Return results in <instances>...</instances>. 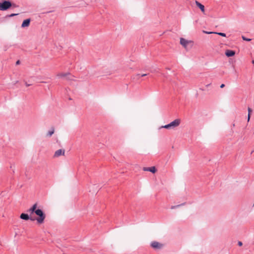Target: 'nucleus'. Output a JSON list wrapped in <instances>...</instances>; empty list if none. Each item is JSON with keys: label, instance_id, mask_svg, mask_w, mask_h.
<instances>
[{"label": "nucleus", "instance_id": "nucleus-21", "mask_svg": "<svg viewBox=\"0 0 254 254\" xmlns=\"http://www.w3.org/2000/svg\"><path fill=\"white\" fill-rule=\"evenodd\" d=\"M238 244L239 246H242L243 245V243L241 241H239Z\"/></svg>", "mask_w": 254, "mask_h": 254}, {"label": "nucleus", "instance_id": "nucleus-6", "mask_svg": "<svg viewBox=\"0 0 254 254\" xmlns=\"http://www.w3.org/2000/svg\"><path fill=\"white\" fill-rule=\"evenodd\" d=\"M64 152L65 151H64V149H59L55 152L54 157H58L61 155H64Z\"/></svg>", "mask_w": 254, "mask_h": 254}, {"label": "nucleus", "instance_id": "nucleus-23", "mask_svg": "<svg viewBox=\"0 0 254 254\" xmlns=\"http://www.w3.org/2000/svg\"><path fill=\"white\" fill-rule=\"evenodd\" d=\"M25 85L27 86V87H28L29 86L31 85V84H28L26 82H25Z\"/></svg>", "mask_w": 254, "mask_h": 254}, {"label": "nucleus", "instance_id": "nucleus-14", "mask_svg": "<svg viewBox=\"0 0 254 254\" xmlns=\"http://www.w3.org/2000/svg\"><path fill=\"white\" fill-rule=\"evenodd\" d=\"M214 34H217L222 37H226V34L222 32H214Z\"/></svg>", "mask_w": 254, "mask_h": 254}, {"label": "nucleus", "instance_id": "nucleus-13", "mask_svg": "<svg viewBox=\"0 0 254 254\" xmlns=\"http://www.w3.org/2000/svg\"><path fill=\"white\" fill-rule=\"evenodd\" d=\"M55 129L53 127H51V129L48 132L47 136L51 137L54 133Z\"/></svg>", "mask_w": 254, "mask_h": 254}, {"label": "nucleus", "instance_id": "nucleus-7", "mask_svg": "<svg viewBox=\"0 0 254 254\" xmlns=\"http://www.w3.org/2000/svg\"><path fill=\"white\" fill-rule=\"evenodd\" d=\"M191 41H188L183 38L180 39V44L185 48H187L188 44Z\"/></svg>", "mask_w": 254, "mask_h": 254}, {"label": "nucleus", "instance_id": "nucleus-8", "mask_svg": "<svg viewBox=\"0 0 254 254\" xmlns=\"http://www.w3.org/2000/svg\"><path fill=\"white\" fill-rule=\"evenodd\" d=\"M30 21L31 20L30 18L24 20L21 24V27L24 28L28 27L30 25Z\"/></svg>", "mask_w": 254, "mask_h": 254}, {"label": "nucleus", "instance_id": "nucleus-19", "mask_svg": "<svg viewBox=\"0 0 254 254\" xmlns=\"http://www.w3.org/2000/svg\"><path fill=\"white\" fill-rule=\"evenodd\" d=\"M17 15H18V14H17V13H12V14L9 15L8 16L11 17H13V16H14Z\"/></svg>", "mask_w": 254, "mask_h": 254}, {"label": "nucleus", "instance_id": "nucleus-24", "mask_svg": "<svg viewBox=\"0 0 254 254\" xmlns=\"http://www.w3.org/2000/svg\"><path fill=\"white\" fill-rule=\"evenodd\" d=\"M225 87V84H222L221 85H220V88H222L223 87Z\"/></svg>", "mask_w": 254, "mask_h": 254}, {"label": "nucleus", "instance_id": "nucleus-9", "mask_svg": "<svg viewBox=\"0 0 254 254\" xmlns=\"http://www.w3.org/2000/svg\"><path fill=\"white\" fill-rule=\"evenodd\" d=\"M235 52L233 50H227L225 52V55L228 57H233L235 55Z\"/></svg>", "mask_w": 254, "mask_h": 254}, {"label": "nucleus", "instance_id": "nucleus-4", "mask_svg": "<svg viewBox=\"0 0 254 254\" xmlns=\"http://www.w3.org/2000/svg\"><path fill=\"white\" fill-rule=\"evenodd\" d=\"M20 218L21 219H23L24 220H28L29 219L31 220V221L35 220V218H33L32 217H30L27 214L24 213H22L21 214V215L20 216Z\"/></svg>", "mask_w": 254, "mask_h": 254}, {"label": "nucleus", "instance_id": "nucleus-25", "mask_svg": "<svg viewBox=\"0 0 254 254\" xmlns=\"http://www.w3.org/2000/svg\"><path fill=\"white\" fill-rule=\"evenodd\" d=\"M147 75V74H142L140 75V76L144 77V76H146Z\"/></svg>", "mask_w": 254, "mask_h": 254}, {"label": "nucleus", "instance_id": "nucleus-1", "mask_svg": "<svg viewBox=\"0 0 254 254\" xmlns=\"http://www.w3.org/2000/svg\"><path fill=\"white\" fill-rule=\"evenodd\" d=\"M37 206V203L34 204L31 208L27 210V212H29L30 214L35 213L37 216H39L38 218H35V220L37 221L38 223L42 224L44 222V219L46 218V215L42 209H36Z\"/></svg>", "mask_w": 254, "mask_h": 254}, {"label": "nucleus", "instance_id": "nucleus-18", "mask_svg": "<svg viewBox=\"0 0 254 254\" xmlns=\"http://www.w3.org/2000/svg\"><path fill=\"white\" fill-rule=\"evenodd\" d=\"M248 115H251V114L252 112V110L251 109V108L249 107L248 109Z\"/></svg>", "mask_w": 254, "mask_h": 254}, {"label": "nucleus", "instance_id": "nucleus-22", "mask_svg": "<svg viewBox=\"0 0 254 254\" xmlns=\"http://www.w3.org/2000/svg\"><path fill=\"white\" fill-rule=\"evenodd\" d=\"M250 117H251V115H248V122L250 121Z\"/></svg>", "mask_w": 254, "mask_h": 254}, {"label": "nucleus", "instance_id": "nucleus-30", "mask_svg": "<svg viewBox=\"0 0 254 254\" xmlns=\"http://www.w3.org/2000/svg\"><path fill=\"white\" fill-rule=\"evenodd\" d=\"M209 85H210V84H207V85H206V86H207V87H208V86H209Z\"/></svg>", "mask_w": 254, "mask_h": 254}, {"label": "nucleus", "instance_id": "nucleus-3", "mask_svg": "<svg viewBox=\"0 0 254 254\" xmlns=\"http://www.w3.org/2000/svg\"><path fill=\"white\" fill-rule=\"evenodd\" d=\"M2 10L4 11L9 9L12 6V3L8 0H4L1 2Z\"/></svg>", "mask_w": 254, "mask_h": 254}, {"label": "nucleus", "instance_id": "nucleus-15", "mask_svg": "<svg viewBox=\"0 0 254 254\" xmlns=\"http://www.w3.org/2000/svg\"><path fill=\"white\" fill-rule=\"evenodd\" d=\"M73 76L70 74V75L65 77V79L68 80H72Z\"/></svg>", "mask_w": 254, "mask_h": 254}, {"label": "nucleus", "instance_id": "nucleus-29", "mask_svg": "<svg viewBox=\"0 0 254 254\" xmlns=\"http://www.w3.org/2000/svg\"><path fill=\"white\" fill-rule=\"evenodd\" d=\"M200 90H202V91H203V90H204V89H203V88H200Z\"/></svg>", "mask_w": 254, "mask_h": 254}, {"label": "nucleus", "instance_id": "nucleus-2", "mask_svg": "<svg viewBox=\"0 0 254 254\" xmlns=\"http://www.w3.org/2000/svg\"><path fill=\"white\" fill-rule=\"evenodd\" d=\"M181 123V120L180 119H176L170 123L166 125L165 126H162L161 128H165L166 129H171L174 128L178 127Z\"/></svg>", "mask_w": 254, "mask_h": 254}, {"label": "nucleus", "instance_id": "nucleus-28", "mask_svg": "<svg viewBox=\"0 0 254 254\" xmlns=\"http://www.w3.org/2000/svg\"><path fill=\"white\" fill-rule=\"evenodd\" d=\"M252 64H254V60L252 61Z\"/></svg>", "mask_w": 254, "mask_h": 254}, {"label": "nucleus", "instance_id": "nucleus-26", "mask_svg": "<svg viewBox=\"0 0 254 254\" xmlns=\"http://www.w3.org/2000/svg\"><path fill=\"white\" fill-rule=\"evenodd\" d=\"M20 64V61L19 60H18L16 62V64L17 65V64Z\"/></svg>", "mask_w": 254, "mask_h": 254}, {"label": "nucleus", "instance_id": "nucleus-27", "mask_svg": "<svg viewBox=\"0 0 254 254\" xmlns=\"http://www.w3.org/2000/svg\"><path fill=\"white\" fill-rule=\"evenodd\" d=\"M0 10H2L1 2H0Z\"/></svg>", "mask_w": 254, "mask_h": 254}, {"label": "nucleus", "instance_id": "nucleus-11", "mask_svg": "<svg viewBox=\"0 0 254 254\" xmlns=\"http://www.w3.org/2000/svg\"><path fill=\"white\" fill-rule=\"evenodd\" d=\"M195 3L196 5L200 9L201 11L204 12L205 11L204 6L197 0L195 1Z\"/></svg>", "mask_w": 254, "mask_h": 254}, {"label": "nucleus", "instance_id": "nucleus-20", "mask_svg": "<svg viewBox=\"0 0 254 254\" xmlns=\"http://www.w3.org/2000/svg\"><path fill=\"white\" fill-rule=\"evenodd\" d=\"M203 32L204 33H206V34H212V33H214V32H208V31H203Z\"/></svg>", "mask_w": 254, "mask_h": 254}, {"label": "nucleus", "instance_id": "nucleus-12", "mask_svg": "<svg viewBox=\"0 0 254 254\" xmlns=\"http://www.w3.org/2000/svg\"><path fill=\"white\" fill-rule=\"evenodd\" d=\"M69 75H70V73L69 72L60 73L57 74V76L59 77H61V78H65L66 76H69Z\"/></svg>", "mask_w": 254, "mask_h": 254}, {"label": "nucleus", "instance_id": "nucleus-10", "mask_svg": "<svg viewBox=\"0 0 254 254\" xmlns=\"http://www.w3.org/2000/svg\"><path fill=\"white\" fill-rule=\"evenodd\" d=\"M143 170L145 171H149L152 173H155L156 171V169L155 167H146L144 168Z\"/></svg>", "mask_w": 254, "mask_h": 254}, {"label": "nucleus", "instance_id": "nucleus-16", "mask_svg": "<svg viewBox=\"0 0 254 254\" xmlns=\"http://www.w3.org/2000/svg\"><path fill=\"white\" fill-rule=\"evenodd\" d=\"M185 203H182V204H180V205H175V206H171V209H174V208H177V207H179L180 206H181V205H184V204H185Z\"/></svg>", "mask_w": 254, "mask_h": 254}, {"label": "nucleus", "instance_id": "nucleus-5", "mask_svg": "<svg viewBox=\"0 0 254 254\" xmlns=\"http://www.w3.org/2000/svg\"><path fill=\"white\" fill-rule=\"evenodd\" d=\"M151 246L154 249H160L162 247L163 245L157 242L154 241L151 243Z\"/></svg>", "mask_w": 254, "mask_h": 254}, {"label": "nucleus", "instance_id": "nucleus-17", "mask_svg": "<svg viewBox=\"0 0 254 254\" xmlns=\"http://www.w3.org/2000/svg\"><path fill=\"white\" fill-rule=\"evenodd\" d=\"M242 38L243 40H244V41H250L251 40V39L247 38H246V37H245V36H243L242 37Z\"/></svg>", "mask_w": 254, "mask_h": 254}]
</instances>
